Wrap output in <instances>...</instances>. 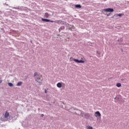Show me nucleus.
Returning a JSON list of instances; mask_svg holds the SVG:
<instances>
[{
  "label": "nucleus",
  "mask_w": 129,
  "mask_h": 129,
  "mask_svg": "<svg viewBox=\"0 0 129 129\" xmlns=\"http://www.w3.org/2000/svg\"><path fill=\"white\" fill-rule=\"evenodd\" d=\"M34 77H35V81L38 82L39 85H41L42 84V82L43 80L41 79V76L39 75V73L35 72L34 75Z\"/></svg>",
  "instance_id": "1"
},
{
  "label": "nucleus",
  "mask_w": 129,
  "mask_h": 129,
  "mask_svg": "<svg viewBox=\"0 0 129 129\" xmlns=\"http://www.w3.org/2000/svg\"><path fill=\"white\" fill-rule=\"evenodd\" d=\"M9 116H10V113L9 111H6L5 113L4 117H2L0 119L2 121H7V118H8Z\"/></svg>",
  "instance_id": "2"
},
{
  "label": "nucleus",
  "mask_w": 129,
  "mask_h": 129,
  "mask_svg": "<svg viewBox=\"0 0 129 129\" xmlns=\"http://www.w3.org/2000/svg\"><path fill=\"white\" fill-rule=\"evenodd\" d=\"M81 60H78L76 58H73V60L76 62V63H85L86 62V59H85V57H83L81 58Z\"/></svg>",
  "instance_id": "3"
},
{
  "label": "nucleus",
  "mask_w": 129,
  "mask_h": 129,
  "mask_svg": "<svg viewBox=\"0 0 129 129\" xmlns=\"http://www.w3.org/2000/svg\"><path fill=\"white\" fill-rule=\"evenodd\" d=\"M103 11H104V12H106L107 13H112V12L114 11L113 9L112 8H107L103 9Z\"/></svg>",
  "instance_id": "4"
},
{
  "label": "nucleus",
  "mask_w": 129,
  "mask_h": 129,
  "mask_svg": "<svg viewBox=\"0 0 129 129\" xmlns=\"http://www.w3.org/2000/svg\"><path fill=\"white\" fill-rule=\"evenodd\" d=\"M53 22L56 23V24H58V25H64L65 24V22L64 21H61V20H56L55 21H53Z\"/></svg>",
  "instance_id": "5"
},
{
  "label": "nucleus",
  "mask_w": 129,
  "mask_h": 129,
  "mask_svg": "<svg viewBox=\"0 0 129 129\" xmlns=\"http://www.w3.org/2000/svg\"><path fill=\"white\" fill-rule=\"evenodd\" d=\"M94 115L96 117H100L101 116V114H100L99 111H97L95 112Z\"/></svg>",
  "instance_id": "6"
},
{
  "label": "nucleus",
  "mask_w": 129,
  "mask_h": 129,
  "mask_svg": "<svg viewBox=\"0 0 129 129\" xmlns=\"http://www.w3.org/2000/svg\"><path fill=\"white\" fill-rule=\"evenodd\" d=\"M41 20L43 22H50V23H54V21L50 20L47 19L42 18Z\"/></svg>",
  "instance_id": "7"
},
{
  "label": "nucleus",
  "mask_w": 129,
  "mask_h": 129,
  "mask_svg": "<svg viewBox=\"0 0 129 129\" xmlns=\"http://www.w3.org/2000/svg\"><path fill=\"white\" fill-rule=\"evenodd\" d=\"M56 86L58 88H61V87H62V84L61 83H58L56 84Z\"/></svg>",
  "instance_id": "8"
},
{
  "label": "nucleus",
  "mask_w": 129,
  "mask_h": 129,
  "mask_svg": "<svg viewBox=\"0 0 129 129\" xmlns=\"http://www.w3.org/2000/svg\"><path fill=\"white\" fill-rule=\"evenodd\" d=\"M49 16H50V15H49V13H45L44 14V17H45V18H49Z\"/></svg>",
  "instance_id": "9"
},
{
  "label": "nucleus",
  "mask_w": 129,
  "mask_h": 129,
  "mask_svg": "<svg viewBox=\"0 0 129 129\" xmlns=\"http://www.w3.org/2000/svg\"><path fill=\"white\" fill-rule=\"evenodd\" d=\"M75 8H77V9H81V5H77L75 6Z\"/></svg>",
  "instance_id": "10"
},
{
  "label": "nucleus",
  "mask_w": 129,
  "mask_h": 129,
  "mask_svg": "<svg viewBox=\"0 0 129 129\" xmlns=\"http://www.w3.org/2000/svg\"><path fill=\"white\" fill-rule=\"evenodd\" d=\"M65 29V27L64 26H61L59 29L58 31L60 32V31H62V30H64Z\"/></svg>",
  "instance_id": "11"
},
{
  "label": "nucleus",
  "mask_w": 129,
  "mask_h": 129,
  "mask_svg": "<svg viewBox=\"0 0 129 129\" xmlns=\"http://www.w3.org/2000/svg\"><path fill=\"white\" fill-rule=\"evenodd\" d=\"M22 84L23 83L22 82H19L17 83V86H21V85H22Z\"/></svg>",
  "instance_id": "12"
},
{
  "label": "nucleus",
  "mask_w": 129,
  "mask_h": 129,
  "mask_svg": "<svg viewBox=\"0 0 129 129\" xmlns=\"http://www.w3.org/2000/svg\"><path fill=\"white\" fill-rule=\"evenodd\" d=\"M8 85H9V86H10V87H13V86H14V85H13V83H8Z\"/></svg>",
  "instance_id": "13"
},
{
  "label": "nucleus",
  "mask_w": 129,
  "mask_h": 129,
  "mask_svg": "<svg viewBox=\"0 0 129 129\" xmlns=\"http://www.w3.org/2000/svg\"><path fill=\"white\" fill-rule=\"evenodd\" d=\"M116 86H117V87H121V84H120V83H117L116 84Z\"/></svg>",
  "instance_id": "14"
},
{
  "label": "nucleus",
  "mask_w": 129,
  "mask_h": 129,
  "mask_svg": "<svg viewBox=\"0 0 129 129\" xmlns=\"http://www.w3.org/2000/svg\"><path fill=\"white\" fill-rule=\"evenodd\" d=\"M86 127L87 129H93V127H92V126H87Z\"/></svg>",
  "instance_id": "15"
},
{
  "label": "nucleus",
  "mask_w": 129,
  "mask_h": 129,
  "mask_svg": "<svg viewBox=\"0 0 129 129\" xmlns=\"http://www.w3.org/2000/svg\"><path fill=\"white\" fill-rule=\"evenodd\" d=\"M122 15V14H118L116 15L117 17H121Z\"/></svg>",
  "instance_id": "16"
},
{
  "label": "nucleus",
  "mask_w": 129,
  "mask_h": 129,
  "mask_svg": "<svg viewBox=\"0 0 129 129\" xmlns=\"http://www.w3.org/2000/svg\"><path fill=\"white\" fill-rule=\"evenodd\" d=\"M47 90L45 89V93H47Z\"/></svg>",
  "instance_id": "17"
},
{
  "label": "nucleus",
  "mask_w": 129,
  "mask_h": 129,
  "mask_svg": "<svg viewBox=\"0 0 129 129\" xmlns=\"http://www.w3.org/2000/svg\"><path fill=\"white\" fill-rule=\"evenodd\" d=\"M43 116H44V114H41V117H43Z\"/></svg>",
  "instance_id": "18"
},
{
  "label": "nucleus",
  "mask_w": 129,
  "mask_h": 129,
  "mask_svg": "<svg viewBox=\"0 0 129 129\" xmlns=\"http://www.w3.org/2000/svg\"><path fill=\"white\" fill-rule=\"evenodd\" d=\"M69 30H72V29H71V28H69Z\"/></svg>",
  "instance_id": "19"
}]
</instances>
